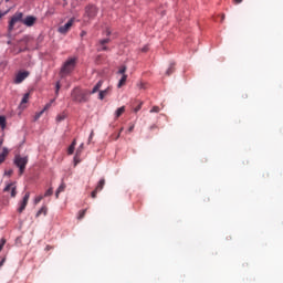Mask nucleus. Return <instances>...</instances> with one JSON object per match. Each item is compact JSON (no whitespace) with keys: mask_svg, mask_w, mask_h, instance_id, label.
I'll list each match as a JSON object with an SVG mask.
<instances>
[{"mask_svg":"<svg viewBox=\"0 0 283 283\" xmlns=\"http://www.w3.org/2000/svg\"><path fill=\"white\" fill-rule=\"evenodd\" d=\"M76 67V57H70L66 60L60 71L61 76H67V74H72L74 69Z\"/></svg>","mask_w":283,"mask_h":283,"instance_id":"1","label":"nucleus"},{"mask_svg":"<svg viewBox=\"0 0 283 283\" xmlns=\"http://www.w3.org/2000/svg\"><path fill=\"white\" fill-rule=\"evenodd\" d=\"M71 97L74 103H87V93L83 92L81 88L75 87L71 92Z\"/></svg>","mask_w":283,"mask_h":283,"instance_id":"2","label":"nucleus"},{"mask_svg":"<svg viewBox=\"0 0 283 283\" xmlns=\"http://www.w3.org/2000/svg\"><path fill=\"white\" fill-rule=\"evenodd\" d=\"M23 23V13L22 12H15L14 15L11 18L10 22H9V28H8V36H11L12 31L14 30V25H17V23Z\"/></svg>","mask_w":283,"mask_h":283,"instance_id":"3","label":"nucleus"},{"mask_svg":"<svg viewBox=\"0 0 283 283\" xmlns=\"http://www.w3.org/2000/svg\"><path fill=\"white\" fill-rule=\"evenodd\" d=\"M28 157H21L20 155H17L14 158V165L18 166L19 169V176H23L25 171V167L28 166Z\"/></svg>","mask_w":283,"mask_h":283,"instance_id":"4","label":"nucleus"},{"mask_svg":"<svg viewBox=\"0 0 283 283\" xmlns=\"http://www.w3.org/2000/svg\"><path fill=\"white\" fill-rule=\"evenodd\" d=\"M96 14H98V8L94 4H88L85 8L84 19L86 21H92V19H96Z\"/></svg>","mask_w":283,"mask_h":283,"instance_id":"5","label":"nucleus"},{"mask_svg":"<svg viewBox=\"0 0 283 283\" xmlns=\"http://www.w3.org/2000/svg\"><path fill=\"white\" fill-rule=\"evenodd\" d=\"M28 202H30V192H25L23 199L20 201L18 212L23 213L25 211V207H28Z\"/></svg>","mask_w":283,"mask_h":283,"instance_id":"6","label":"nucleus"},{"mask_svg":"<svg viewBox=\"0 0 283 283\" xmlns=\"http://www.w3.org/2000/svg\"><path fill=\"white\" fill-rule=\"evenodd\" d=\"M109 41H112L109 38L99 40L97 44L98 52H107V50H109V48L107 46V43H109Z\"/></svg>","mask_w":283,"mask_h":283,"instance_id":"7","label":"nucleus"},{"mask_svg":"<svg viewBox=\"0 0 283 283\" xmlns=\"http://www.w3.org/2000/svg\"><path fill=\"white\" fill-rule=\"evenodd\" d=\"M29 76H30V72H28V71L19 72L14 78L15 85L23 83L24 78H28Z\"/></svg>","mask_w":283,"mask_h":283,"instance_id":"8","label":"nucleus"},{"mask_svg":"<svg viewBox=\"0 0 283 283\" xmlns=\"http://www.w3.org/2000/svg\"><path fill=\"white\" fill-rule=\"evenodd\" d=\"M72 25H74V19L69 20L64 25L59 28L60 34H67Z\"/></svg>","mask_w":283,"mask_h":283,"instance_id":"9","label":"nucleus"},{"mask_svg":"<svg viewBox=\"0 0 283 283\" xmlns=\"http://www.w3.org/2000/svg\"><path fill=\"white\" fill-rule=\"evenodd\" d=\"M23 25H27V28H32L34 23H36V17L28 15L22 20Z\"/></svg>","mask_w":283,"mask_h":283,"instance_id":"10","label":"nucleus"},{"mask_svg":"<svg viewBox=\"0 0 283 283\" xmlns=\"http://www.w3.org/2000/svg\"><path fill=\"white\" fill-rule=\"evenodd\" d=\"M3 191H11V198H17V186H14V184H8Z\"/></svg>","mask_w":283,"mask_h":283,"instance_id":"11","label":"nucleus"},{"mask_svg":"<svg viewBox=\"0 0 283 283\" xmlns=\"http://www.w3.org/2000/svg\"><path fill=\"white\" fill-rule=\"evenodd\" d=\"M52 103H54V99L51 101V103L46 104L45 107L35 115V120L41 118V116H43V114L45 113V111L50 109V107H52Z\"/></svg>","mask_w":283,"mask_h":283,"instance_id":"12","label":"nucleus"},{"mask_svg":"<svg viewBox=\"0 0 283 283\" xmlns=\"http://www.w3.org/2000/svg\"><path fill=\"white\" fill-rule=\"evenodd\" d=\"M8 148H3L2 153L0 154V165H2V163H6V158H8Z\"/></svg>","mask_w":283,"mask_h":283,"instance_id":"13","label":"nucleus"},{"mask_svg":"<svg viewBox=\"0 0 283 283\" xmlns=\"http://www.w3.org/2000/svg\"><path fill=\"white\" fill-rule=\"evenodd\" d=\"M101 87H103V80H99L96 85L93 87L91 94H96V92H98V90H101Z\"/></svg>","mask_w":283,"mask_h":283,"instance_id":"14","label":"nucleus"},{"mask_svg":"<svg viewBox=\"0 0 283 283\" xmlns=\"http://www.w3.org/2000/svg\"><path fill=\"white\" fill-rule=\"evenodd\" d=\"M74 149H76V139H74L72 142V144L70 145L69 149H67V154L69 156H72V154H74Z\"/></svg>","mask_w":283,"mask_h":283,"instance_id":"15","label":"nucleus"},{"mask_svg":"<svg viewBox=\"0 0 283 283\" xmlns=\"http://www.w3.org/2000/svg\"><path fill=\"white\" fill-rule=\"evenodd\" d=\"M108 94H109V87H107L104 91H99V94H98L99 101H103L105 98V96H107Z\"/></svg>","mask_w":283,"mask_h":283,"instance_id":"16","label":"nucleus"},{"mask_svg":"<svg viewBox=\"0 0 283 283\" xmlns=\"http://www.w3.org/2000/svg\"><path fill=\"white\" fill-rule=\"evenodd\" d=\"M123 114H125V106H122V107L116 109L115 118H120V116H123Z\"/></svg>","mask_w":283,"mask_h":283,"instance_id":"17","label":"nucleus"},{"mask_svg":"<svg viewBox=\"0 0 283 283\" xmlns=\"http://www.w3.org/2000/svg\"><path fill=\"white\" fill-rule=\"evenodd\" d=\"M103 187H105V179H101L95 188L96 191H103Z\"/></svg>","mask_w":283,"mask_h":283,"instance_id":"18","label":"nucleus"},{"mask_svg":"<svg viewBox=\"0 0 283 283\" xmlns=\"http://www.w3.org/2000/svg\"><path fill=\"white\" fill-rule=\"evenodd\" d=\"M125 83H127V75H122V78L119 80L117 87L120 88L123 87V85H125Z\"/></svg>","mask_w":283,"mask_h":283,"instance_id":"19","label":"nucleus"},{"mask_svg":"<svg viewBox=\"0 0 283 283\" xmlns=\"http://www.w3.org/2000/svg\"><path fill=\"white\" fill-rule=\"evenodd\" d=\"M174 72H176L175 64H170V66L166 71V74H167V76H171V74H174Z\"/></svg>","mask_w":283,"mask_h":283,"instance_id":"20","label":"nucleus"},{"mask_svg":"<svg viewBox=\"0 0 283 283\" xmlns=\"http://www.w3.org/2000/svg\"><path fill=\"white\" fill-rule=\"evenodd\" d=\"M43 213L44 216H48V207H42L38 212H36V218Z\"/></svg>","mask_w":283,"mask_h":283,"instance_id":"21","label":"nucleus"},{"mask_svg":"<svg viewBox=\"0 0 283 283\" xmlns=\"http://www.w3.org/2000/svg\"><path fill=\"white\" fill-rule=\"evenodd\" d=\"M30 101V93H25L22 97L21 105H25Z\"/></svg>","mask_w":283,"mask_h":283,"instance_id":"22","label":"nucleus"},{"mask_svg":"<svg viewBox=\"0 0 283 283\" xmlns=\"http://www.w3.org/2000/svg\"><path fill=\"white\" fill-rule=\"evenodd\" d=\"M65 118H67V115L65 113H61L56 116V122L61 123L62 120H65Z\"/></svg>","mask_w":283,"mask_h":283,"instance_id":"23","label":"nucleus"},{"mask_svg":"<svg viewBox=\"0 0 283 283\" xmlns=\"http://www.w3.org/2000/svg\"><path fill=\"white\" fill-rule=\"evenodd\" d=\"M83 149H84V144H81L78 146V148L76 149V157L75 158H78L81 156V154H83Z\"/></svg>","mask_w":283,"mask_h":283,"instance_id":"24","label":"nucleus"},{"mask_svg":"<svg viewBox=\"0 0 283 283\" xmlns=\"http://www.w3.org/2000/svg\"><path fill=\"white\" fill-rule=\"evenodd\" d=\"M85 213H87V209L80 210L78 216H77V220H83V218H85Z\"/></svg>","mask_w":283,"mask_h":283,"instance_id":"25","label":"nucleus"},{"mask_svg":"<svg viewBox=\"0 0 283 283\" xmlns=\"http://www.w3.org/2000/svg\"><path fill=\"white\" fill-rule=\"evenodd\" d=\"M7 125L6 116H0V127L3 129Z\"/></svg>","mask_w":283,"mask_h":283,"instance_id":"26","label":"nucleus"},{"mask_svg":"<svg viewBox=\"0 0 283 283\" xmlns=\"http://www.w3.org/2000/svg\"><path fill=\"white\" fill-rule=\"evenodd\" d=\"M125 72H127V66L123 65L120 66V69L118 70V74H122V76L126 75Z\"/></svg>","mask_w":283,"mask_h":283,"instance_id":"27","label":"nucleus"},{"mask_svg":"<svg viewBox=\"0 0 283 283\" xmlns=\"http://www.w3.org/2000/svg\"><path fill=\"white\" fill-rule=\"evenodd\" d=\"M63 191H65V184L62 182L59 188H57V193H63Z\"/></svg>","mask_w":283,"mask_h":283,"instance_id":"28","label":"nucleus"},{"mask_svg":"<svg viewBox=\"0 0 283 283\" xmlns=\"http://www.w3.org/2000/svg\"><path fill=\"white\" fill-rule=\"evenodd\" d=\"M52 193H54V190L52 188H49L44 193V198L52 196Z\"/></svg>","mask_w":283,"mask_h":283,"instance_id":"29","label":"nucleus"},{"mask_svg":"<svg viewBox=\"0 0 283 283\" xmlns=\"http://www.w3.org/2000/svg\"><path fill=\"white\" fill-rule=\"evenodd\" d=\"M60 90H61V82H56V85H55V96H59Z\"/></svg>","mask_w":283,"mask_h":283,"instance_id":"30","label":"nucleus"},{"mask_svg":"<svg viewBox=\"0 0 283 283\" xmlns=\"http://www.w3.org/2000/svg\"><path fill=\"white\" fill-rule=\"evenodd\" d=\"M158 112H160V107H158V106H154V107L150 109V114H158Z\"/></svg>","mask_w":283,"mask_h":283,"instance_id":"31","label":"nucleus"},{"mask_svg":"<svg viewBox=\"0 0 283 283\" xmlns=\"http://www.w3.org/2000/svg\"><path fill=\"white\" fill-rule=\"evenodd\" d=\"M140 109H143V102H140L138 106L134 108L135 114H137V112H140Z\"/></svg>","mask_w":283,"mask_h":283,"instance_id":"32","label":"nucleus"},{"mask_svg":"<svg viewBox=\"0 0 283 283\" xmlns=\"http://www.w3.org/2000/svg\"><path fill=\"white\" fill-rule=\"evenodd\" d=\"M41 200H43V196L35 197L34 205H39V202H41Z\"/></svg>","mask_w":283,"mask_h":283,"instance_id":"33","label":"nucleus"},{"mask_svg":"<svg viewBox=\"0 0 283 283\" xmlns=\"http://www.w3.org/2000/svg\"><path fill=\"white\" fill-rule=\"evenodd\" d=\"M3 247H6V239L0 240V252L3 251Z\"/></svg>","mask_w":283,"mask_h":283,"instance_id":"34","label":"nucleus"},{"mask_svg":"<svg viewBox=\"0 0 283 283\" xmlns=\"http://www.w3.org/2000/svg\"><path fill=\"white\" fill-rule=\"evenodd\" d=\"M74 163L75 165H77L78 163H81V156L76 158V154L74 156Z\"/></svg>","mask_w":283,"mask_h":283,"instance_id":"35","label":"nucleus"},{"mask_svg":"<svg viewBox=\"0 0 283 283\" xmlns=\"http://www.w3.org/2000/svg\"><path fill=\"white\" fill-rule=\"evenodd\" d=\"M98 193V190H93L91 193V198H96V195Z\"/></svg>","mask_w":283,"mask_h":283,"instance_id":"36","label":"nucleus"},{"mask_svg":"<svg viewBox=\"0 0 283 283\" xmlns=\"http://www.w3.org/2000/svg\"><path fill=\"white\" fill-rule=\"evenodd\" d=\"M92 138H94V132L91 133V135L88 137V143H92Z\"/></svg>","mask_w":283,"mask_h":283,"instance_id":"37","label":"nucleus"},{"mask_svg":"<svg viewBox=\"0 0 283 283\" xmlns=\"http://www.w3.org/2000/svg\"><path fill=\"white\" fill-rule=\"evenodd\" d=\"M4 174H6V176H11L13 174V171L9 170V171H6Z\"/></svg>","mask_w":283,"mask_h":283,"instance_id":"38","label":"nucleus"},{"mask_svg":"<svg viewBox=\"0 0 283 283\" xmlns=\"http://www.w3.org/2000/svg\"><path fill=\"white\" fill-rule=\"evenodd\" d=\"M112 34V31L109 29L106 30V36H109Z\"/></svg>","mask_w":283,"mask_h":283,"instance_id":"39","label":"nucleus"},{"mask_svg":"<svg viewBox=\"0 0 283 283\" xmlns=\"http://www.w3.org/2000/svg\"><path fill=\"white\" fill-rule=\"evenodd\" d=\"M120 132H123V128H120V130H119L117 137L115 138V140H118V138H120Z\"/></svg>","mask_w":283,"mask_h":283,"instance_id":"40","label":"nucleus"},{"mask_svg":"<svg viewBox=\"0 0 283 283\" xmlns=\"http://www.w3.org/2000/svg\"><path fill=\"white\" fill-rule=\"evenodd\" d=\"M61 192H59V190H56L55 192V198L59 199V196H60Z\"/></svg>","mask_w":283,"mask_h":283,"instance_id":"41","label":"nucleus"},{"mask_svg":"<svg viewBox=\"0 0 283 283\" xmlns=\"http://www.w3.org/2000/svg\"><path fill=\"white\" fill-rule=\"evenodd\" d=\"M128 132H129V133L134 132V126H130V127L128 128Z\"/></svg>","mask_w":283,"mask_h":283,"instance_id":"42","label":"nucleus"},{"mask_svg":"<svg viewBox=\"0 0 283 283\" xmlns=\"http://www.w3.org/2000/svg\"><path fill=\"white\" fill-rule=\"evenodd\" d=\"M147 50H149L147 46H145L144 49H142V52H147Z\"/></svg>","mask_w":283,"mask_h":283,"instance_id":"43","label":"nucleus"},{"mask_svg":"<svg viewBox=\"0 0 283 283\" xmlns=\"http://www.w3.org/2000/svg\"><path fill=\"white\" fill-rule=\"evenodd\" d=\"M235 3H242L243 0H233Z\"/></svg>","mask_w":283,"mask_h":283,"instance_id":"44","label":"nucleus"},{"mask_svg":"<svg viewBox=\"0 0 283 283\" xmlns=\"http://www.w3.org/2000/svg\"><path fill=\"white\" fill-rule=\"evenodd\" d=\"M30 38L25 36L24 39H22L21 41H28Z\"/></svg>","mask_w":283,"mask_h":283,"instance_id":"45","label":"nucleus"},{"mask_svg":"<svg viewBox=\"0 0 283 283\" xmlns=\"http://www.w3.org/2000/svg\"><path fill=\"white\" fill-rule=\"evenodd\" d=\"M6 262V259H2V261L0 262V266Z\"/></svg>","mask_w":283,"mask_h":283,"instance_id":"46","label":"nucleus"},{"mask_svg":"<svg viewBox=\"0 0 283 283\" xmlns=\"http://www.w3.org/2000/svg\"><path fill=\"white\" fill-rule=\"evenodd\" d=\"M221 21H224V14L221 15Z\"/></svg>","mask_w":283,"mask_h":283,"instance_id":"47","label":"nucleus"},{"mask_svg":"<svg viewBox=\"0 0 283 283\" xmlns=\"http://www.w3.org/2000/svg\"><path fill=\"white\" fill-rule=\"evenodd\" d=\"M1 145H3V140H0V147H1Z\"/></svg>","mask_w":283,"mask_h":283,"instance_id":"48","label":"nucleus"},{"mask_svg":"<svg viewBox=\"0 0 283 283\" xmlns=\"http://www.w3.org/2000/svg\"><path fill=\"white\" fill-rule=\"evenodd\" d=\"M11 43H12L11 41H8V45H11Z\"/></svg>","mask_w":283,"mask_h":283,"instance_id":"49","label":"nucleus"},{"mask_svg":"<svg viewBox=\"0 0 283 283\" xmlns=\"http://www.w3.org/2000/svg\"><path fill=\"white\" fill-rule=\"evenodd\" d=\"M82 36H85V32H82Z\"/></svg>","mask_w":283,"mask_h":283,"instance_id":"50","label":"nucleus"}]
</instances>
